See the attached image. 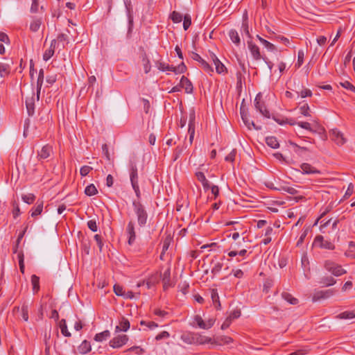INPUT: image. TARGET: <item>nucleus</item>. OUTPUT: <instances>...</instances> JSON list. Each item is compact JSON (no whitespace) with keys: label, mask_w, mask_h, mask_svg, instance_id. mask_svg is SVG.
Segmentation results:
<instances>
[{"label":"nucleus","mask_w":355,"mask_h":355,"mask_svg":"<svg viewBox=\"0 0 355 355\" xmlns=\"http://www.w3.org/2000/svg\"><path fill=\"white\" fill-rule=\"evenodd\" d=\"M134 212L137 216V223L139 227H144L148 220V213L139 200H134L132 202Z\"/></svg>","instance_id":"nucleus-1"},{"label":"nucleus","mask_w":355,"mask_h":355,"mask_svg":"<svg viewBox=\"0 0 355 355\" xmlns=\"http://www.w3.org/2000/svg\"><path fill=\"white\" fill-rule=\"evenodd\" d=\"M324 268L327 270L331 272L334 276L337 277L347 272V271L343 269L340 265H338L329 260L325 261Z\"/></svg>","instance_id":"nucleus-2"},{"label":"nucleus","mask_w":355,"mask_h":355,"mask_svg":"<svg viewBox=\"0 0 355 355\" xmlns=\"http://www.w3.org/2000/svg\"><path fill=\"white\" fill-rule=\"evenodd\" d=\"M336 293V290L327 289V290H321V291H315L312 297V301L313 302L329 298L333 296Z\"/></svg>","instance_id":"nucleus-3"},{"label":"nucleus","mask_w":355,"mask_h":355,"mask_svg":"<svg viewBox=\"0 0 355 355\" xmlns=\"http://www.w3.org/2000/svg\"><path fill=\"white\" fill-rule=\"evenodd\" d=\"M262 94L259 93L254 99V105L256 109L265 117L270 118V112L266 109L265 103L261 101Z\"/></svg>","instance_id":"nucleus-4"},{"label":"nucleus","mask_w":355,"mask_h":355,"mask_svg":"<svg viewBox=\"0 0 355 355\" xmlns=\"http://www.w3.org/2000/svg\"><path fill=\"white\" fill-rule=\"evenodd\" d=\"M129 340L127 335H118L111 339L109 342V345L112 348H120L125 345Z\"/></svg>","instance_id":"nucleus-5"},{"label":"nucleus","mask_w":355,"mask_h":355,"mask_svg":"<svg viewBox=\"0 0 355 355\" xmlns=\"http://www.w3.org/2000/svg\"><path fill=\"white\" fill-rule=\"evenodd\" d=\"M194 321L197 324V325L202 329H209L213 327L215 323V320L213 318H209L207 321L205 322L202 317L196 315L194 317Z\"/></svg>","instance_id":"nucleus-6"},{"label":"nucleus","mask_w":355,"mask_h":355,"mask_svg":"<svg viewBox=\"0 0 355 355\" xmlns=\"http://www.w3.org/2000/svg\"><path fill=\"white\" fill-rule=\"evenodd\" d=\"M35 101H37V96H35V92L33 90L31 96H27L26 98V106L29 116L34 114Z\"/></svg>","instance_id":"nucleus-7"},{"label":"nucleus","mask_w":355,"mask_h":355,"mask_svg":"<svg viewBox=\"0 0 355 355\" xmlns=\"http://www.w3.org/2000/svg\"><path fill=\"white\" fill-rule=\"evenodd\" d=\"M130 179L131 185L139 184L137 167L135 162L130 161L129 163Z\"/></svg>","instance_id":"nucleus-8"},{"label":"nucleus","mask_w":355,"mask_h":355,"mask_svg":"<svg viewBox=\"0 0 355 355\" xmlns=\"http://www.w3.org/2000/svg\"><path fill=\"white\" fill-rule=\"evenodd\" d=\"M330 138L338 146L343 145L346 141L343 134L337 129H333L331 130Z\"/></svg>","instance_id":"nucleus-9"},{"label":"nucleus","mask_w":355,"mask_h":355,"mask_svg":"<svg viewBox=\"0 0 355 355\" xmlns=\"http://www.w3.org/2000/svg\"><path fill=\"white\" fill-rule=\"evenodd\" d=\"M248 47L252 56L255 60H259L264 57L261 55L259 47L252 41H248Z\"/></svg>","instance_id":"nucleus-10"},{"label":"nucleus","mask_w":355,"mask_h":355,"mask_svg":"<svg viewBox=\"0 0 355 355\" xmlns=\"http://www.w3.org/2000/svg\"><path fill=\"white\" fill-rule=\"evenodd\" d=\"M126 233L128 236V244L132 245L136 239V233L135 231V223L132 220H130L126 227Z\"/></svg>","instance_id":"nucleus-11"},{"label":"nucleus","mask_w":355,"mask_h":355,"mask_svg":"<svg viewBox=\"0 0 355 355\" xmlns=\"http://www.w3.org/2000/svg\"><path fill=\"white\" fill-rule=\"evenodd\" d=\"M314 243L322 248L328 250H334L335 248L334 245L331 241L324 240L322 236H316L314 240Z\"/></svg>","instance_id":"nucleus-12"},{"label":"nucleus","mask_w":355,"mask_h":355,"mask_svg":"<svg viewBox=\"0 0 355 355\" xmlns=\"http://www.w3.org/2000/svg\"><path fill=\"white\" fill-rule=\"evenodd\" d=\"M211 58L213 63L215 66L216 72L218 74H225L227 73V68L220 61V60L216 57V55L215 54L212 53L211 55Z\"/></svg>","instance_id":"nucleus-13"},{"label":"nucleus","mask_w":355,"mask_h":355,"mask_svg":"<svg viewBox=\"0 0 355 355\" xmlns=\"http://www.w3.org/2000/svg\"><path fill=\"white\" fill-rule=\"evenodd\" d=\"M53 153V148L51 146L46 144L44 146L42 149L37 152V157L40 159H45L51 156Z\"/></svg>","instance_id":"nucleus-14"},{"label":"nucleus","mask_w":355,"mask_h":355,"mask_svg":"<svg viewBox=\"0 0 355 355\" xmlns=\"http://www.w3.org/2000/svg\"><path fill=\"white\" fill-rule=\"evenodd\" d=\"M233 342L231 337L227 336H218L216 338L213 339V344L217 345H229Z\"/></svg>","instance_id":"nucleus-15"},{"label":"nucleus","mask_w":355,"mask_h":355,"mask_svg":"<svg viewBox=\"0 0 355 355\" xmlns=\"http://www.w3.org/2000/svg\"><path fill=\"white\" fill-rule=\"evenodd\" d=\"M180 85L182 88L185 89V92L190 94L193 92V85L191 81L184 76L181 78Z\"/></svg>","instance_id":"nucleus-16"},{"label":"nucleus","mask_w":355,"mask_h":355,"mask_svg":"<svg viewBox=\"0 0 355 355\" xmlns=\"http://www.w3.org/2000/svg\"><path fill=\"white\" fill-rule=\"evenodd\" d=\"M196 340H195V344L198 345H205L207 343H211L213 344V339L210 337H207L205 336H202L200 334H196Z\"/></svg>","instance_id":"nucleus-17"},{"label":"nucleus","mask_w":355,"mask_h":355,"mask_svg":"<svg viewBox=\"0 0 355 355\" xmlns=\"http://www.w3.org/2000/svg\"><path fill=\"white\" fill-rule=\"evenodd\" d=\"M300 168L304 173L306 174H320V171L315 168L313 166L308 163H303Z\"/></svg>","instance_id":"nucleus-18"},{"label":"nucleus","mask_w":355,"mask_h":355,"mask_svg":"<svg viewBox=\"0 0 355 355\" xmlns=\"http://www.w3.org/2000/svg\"><path fill=\"white\" fill-rule=\"evenodd\" d=\"M196 177L198 179V180L202 183V187L205 191L209 189V188H210L209 182L207 180L205 174L202 172H200V171L196 172Z\"/></svg>","instance_id":"nucleus-19"},{"label":"nucleus","mask_w":355,"mask_h":355,"mask_svg":"<svg viewBox=\"0 0 355 355\" xmlns=\"http://www.w3.org/2000/svg\"><path fill=\"white\" fill-rule=\"evenodd\" d=\"M196 333H185L183 334L180 338L181 340L186 344L191 345L195 344V340H196Z\"/></svg>","instance_id":"nucleus-20"},{"label":"nucleus","mask_w":355,"mask_h":355,"mask_svg":"<svg viewBox=\"0 0 355 355\" xmlns=\"http://www.w3.org/2000/svg\"><path fill=\"white\" fill-rule=\"evenodd\" d=\"M57 40H53L51 44V46L49 49L46 50L44 55H43V59L45 61L49 60L54 54L55 51V46Z\"/></svg>","instance_id":"nucleus-21"},{"label":"nucleus","mask_w":355,"mask_h":355,"mask_svg":"<svg viewBox=\"0 0 355 355\" xmlns=\"http://www.w3.org/2000/svg\"><path fill=\"white\" fill-rule=\"evenodd\" d=\"M130 329V322L128 319L123 318L119 322V325L116 327V332L127 331Z\"/></svg>","instance_id":"nucleus-22"},{"label":"nucleus","mask_w":355,"mask_h":355,"mask_svg":"<svg viewBox=\"0 0 355 355\" xmlns=\"http://www.w3.org/2000/svg\"><path fill=\"white\" fill-rule=\"evenodd\" d=\"M228 35L231 40V41L237 46H239L241 44V38L238 33V32L234 29H231Z\"/></svg>","instance_id":"nucleus-23"},{"label":"nucleus","mask_w":355,"mask_h":355,"mask_svg":"<svg viewBox=\"0 0 355 355\" xmlns=\"http://www.w3.org/2000/svg\"><path fill=\"white\" fill-rule=\"evenodd\" d=\"M211 298L213 302V304L216 309H220L221 305L219 300V295L216 289L211 290Z\"/></svg>","instance_id":"nucleus-24"},{"label":"nucleus","mask_w":355,"mask_h":355,"mask_svg":"<svg viewBox=\"0 0 355 355\" xmlns=\"http://www.w3.org/2000/svg\"><path fill=\"white\" fill-rule=\"evenodd\" d=\"M241 118H242V120L244 122V123L245 124V125L249 128L250 129L251 128V126H252L254 129L256 130H260L261 128L260 127H257L256 126V125L254 124V123L253 121H250L248 119V116H247V114L243 111L242 110V109H241Z\"/></svg>","instance_id":"nucleus-25"},{"label":"nucleus","mask_w":355,"mask_h":355,"mask_svg":"<svg viewBox=\"0 0 355 355\" xmlns=\"http://www.w3.org/2000/svg\"><path fill=\"white\" fill-rule=\"evenodd\" d=\"M44 75V70L40 69L39 72V75L37 77V101H38L40 99V93L42 88V85L43 83Z\"/></svg>","instance_id":"nucleus-26"},{"label":"nucleus","mask_w":355,"mask_h":355,"mask_svg":"<svg viewBox=\"0 0 355 355\" xmlns=\"http://www.w3.org/2000/svg\"><path fill=\"white\" fill-rule=\"evenodd\" d=\"M78 352L82 354H87L89 352H90L92 349L91 345H90L89 342H88L87 340H84L78 346Z\"/></svg>","instance_id":"nucleus-27"},{"label":"nucleus","mask_w":355,"mask_h":355,"mask_svg":"<svg viewBox=\"0 0 355 355\" xmlns=\"http://www.w3.org/2000/svg\"><path fill=\"white\" fill-rule=\"evenodd\" d=\"M257 38L260 41V42L270 51H277V47L268 40L262 38L259 35H257Z\"/></svg>","instance_id":"nucleus-28"},{"label":"nucleus","mask_w":355,"mask_h":355,"mask_svg":"<svg viewBox=\"0 0 355 355\" xmlns=\"http://www.w3.org/2000/svg\"><path fill=\"white\" fill-rule=\"evenodd\" d=\"M42 19L40 18H33L30 24V30L32 32H37L39 31L41 25H42Z\"/></svg>","instance_id":"nucleus-29"},{"label":"nucleus","mask_w":355,"mask_h":355,"mask_svg":"<svg viewBox=\"0 0 355 355\" xmlns=\"http://www.w3.org/2000/svg\"><path fill=\"white\" fill-rule=\"evenodd\" d=\"M59 327L60 329L62 334L65 337H71V334L69 331L67 326V322L64 319H62L59 322Z\"/></svg>","instance_id":"nucleus-30"},{"label":"nucleus","mask_w":355,"mask_h":355,"mask_svg":"<svg viewBox=\"0 0 355 355\" xmlns=\"http://www.w3.org/2000/svg\"><path fill=\"white\" fill-rule=\"evenodd\" d=\"M110 336V332L108 330H105L101 333L96 334L94 336V340L96 342H102L107 340Z\"/></svg>","instance_id":"nucleus-31"},{"label":"nucleus","mask_w":355,"mask_h":355,"mask_svg":"<svg viewBox=\"0 0 355 355\" xmlns=\"http://www.w3.org/2000/svg\"><path fill=\"white\" fill-rule=\"evenodd\" d=\"M43 209V202L42 201H37L36 203V205L34 208L32 209L31 212V216L35 217L42 212Z\"/></svg>","instance_id":"nucleus-32"},{"label":"nucleus","mask_w":355,"mask_h":355,"mask_svg":"<svg viewBox=\"0 0 355 355\" xmlns=\"http://www.w3.org/2000/svg\"><path fill=\"white\" fill-rule=\"evenodd\" d=\"M188 132L189 135H195V114H190Z\"/></svg>","instance_id":"nucleus-33"},{"label":"nucleus","mask_w":355,"mask_h":355,"mask_svg":"<svg viewBox=\"0 0 355 355\" xmlns=\"http://www.w3.org/2000/svg\"><path fill=\"white\" fill-rule=\"evenodd\" d=\"M266 142L268 146L272 148H277L279 146V144L275 137H267L266 138Z\"/></svg>","instance_id":"nucleus-34"},{"label":"nucleus","mask_w":355,"mask_h":355,"mask_svg":"<svg viewBox=\"0 0 355 355\" xmlns=\"http://www.w3.org/2000/svg\"><path fill=\"white\" fill-rule=\"evenodd\" d=\"M355 318V314L353 311H344L336 316V318L343 320V319H352Z\"/></svg>","instance_id":"nucleus-35"},{"label":"nucleus","mask_w":355,"mask_h":355,"mask_svg":"<svg viewBox=\"0 0 355 355\" xmlns=\"http://www.w3.org/2000/svg\"><path fill=\"white\" fill-rule=\"evenodd\" d=\"M31 283L33 285V293H35L40 289V278L37 275H33L31 276Z\"/></svg>","instance_id":"nucleus-36"},{"label":"nucleus","mask_w":355,"mask_h":355,"mask_svg":"<svg viewBox=\"0 0 355 355\" xmlns=\"http://www.w3.org/2000/svg\"><path fill=\"white\" fill-rule=\"evenodd\" d=\"M98 193L96 187L94 184H90L86 187L85 193L88 196H92Z\"/></svg>","instance_id":"nucleus-37"},{"label":"nucleus","mask_w":355,"mask_h":355,"mask_svg":"<svg viewBox=\"0 0 355 355\" xmlns=\"http://www.w3.org/2000/svg\"><path fill=\"white\" fill-rule=\"evenodd\" d=\"M283 299L289 302L291 304H297L298 302V300L294 297H293L290 293H283L282 294Z\"/></svg>","instance_id":"nucleus-38"},{"label":"nucleus","mask_w":355,"mask_h":355,"mask_svg":"<svg viewBox=\"0 0 355 355\" xmlns=\"http://www.w3.org/2000/svg\"><path fill=\"white\" fill-rule=\"evenodd\" d=\"M10 73V66L8 64L0 63V76L5 77Z\"/></svg>","instance_id":"nucleus-39"},{"label":"nucleus","mask_w":355,"mask_h":355,"mask_svg":"<svg viewBox=\"0 0 355 355\" xmlns=\"http://www.w3.org/2000/svg\"><path fill=\"white\" fill-rule=\"evenodd\" d=\"M304 55H305V53H304V50H299L298 53H297V61L295 63V67L297 68H300L302 65V64L304 62Z\"/></svg>","instance_id":"nucleus-40"},{"label":"nucleus","mask_w":355,"mask_h":355,"mask_svg":"<svg viewBox=\"0 0 355 355\" xmlns=\"http://www.w3.org/2000/svg\"><path fill=\"white\" fill-rule=\"evenodd\" d=\"M21 198L24 202L30 205V204H32L35 201V196L33 193H28V194L23 195L21 196Z\"/></svg>","instance_id":"nucleus-41"},{"label":"nucleus","mask_w":355,"mask_h":355,"mask_svg":"<svg viewBox=\"0 0 355 355\" xmlns=\"http://www.w3.org/2000/svg\"><path fill=\"white\" fill-rule=\"evenodd\" d=\"M241 28L248 36L250 37L247 15L243 17Z\"/></svg>","instance_id":"nucleus-42"},{"label":"nucleus","mask_w":355,"mask_h":355,"mask_svg":"<svg viewBox=\"0 0 355 355\" xmlns=\"http://www.w3.org/2000/svg\"><path fill=\"white\" fill-rule=\"evenodd\" d=\"M200 67L206 73L210 75H211V73L214 72L212 67L205 60L200 64Z\"/></svg>","instance_id":"nucleus-43"},{"label":"nucleus","mask_w":355,"mask_h":355,"mask_svg":"<svg viewBox=\"0 0 355 355\" xmlns=\"http://www.w3.org/2000/svg\"><path fill=\"white\" fill-rule=\"evenodd\" d=\"M157 68L159 70L162 71H173V66H170L169 64H165L164 62H159L157 64Z\"/></svg>","instance_id":"nucleus-44"},{"label":"nucleus","mask_w":355,"mask_h":355,"mask_svg":"<svg viewBox=\"0 0 355 355\" xmlns=\"http://www.w3.org/2000/svg\"><path fill=\"white\" fill-rule=\"evenodd\" d=\"M140 324L142 326H146L149 329H154L158 327V324L153 321L147 322L145 320H141L140 322Z\"/></svg>","instance_id":"nucleus-45"},{"label":"nucleus","mask_w":355,"mask_h":355,"mask_svg":"<svg viewBox=\"0 0 355 355\" xmlns=\"http://www.w3.org/2000/svg\"><path fill=\"white\" fill-rule=\"evenodd\" d=\"M182 15L180 12L173 11L171 14V19L174 23H180L182 20Z\"/></svg>","instance_id":"nucleus-46"},{"label":"nucleus","mask_w":355,"mask_h":355,"mask_svg":"<svg viewBox=\"0 0 355 355\" xmlns=\"http://www.w3.org/2000/svg\"><path fill=\"white\" fill-rule=\"evenodd\" d=\"M187 67L184 62H182L180 64H179L178 67H173V72L175 73H182L186 71Z\"/></svg>","instance_id":"nucleus-47"},{"label":"nucleus","mask_w":355,"mask_h":355,"mask_svg":"<svg viewBox=\"0 0 355 355\" xmlns=\"http://www.w3.org/2000/svg\"><path fill=\"white\" fill-rule=\"evenodd\" d=\"M17 258L19 261V266L20 271L24 273V254L22 252H19L17 254Z\"/></svg>","instance_id":"nucleus-48"},{"label":"nucleus","mask_w":355,"mask_h":355,"mask_svg":"<svg viewBox=\"0 0 355 355\" xmlns=\"http://www.w3.org/2000/svg\"><path fill=\"white\" fill-rule=\"evenodd\" d=\"M21 316L25 321L28 320V306L27 304H24L21 306Z\"/></svg>","instance_id":"nucleus-49"},{"label":"nucleus","mask_w":355,"mask_h":355,"mask_svg":"<svg viewBox=\"0 0 355 355\" xmlns=\"http://www.w3.org/2000/svg\"><path fill=\"white\" fill-rule=\"evenodd\" d=\"M340 85L343 87H344V88L350 90V91L353 92L354 93H355V87L352 84H351L349 81L345 80V81L341 82L340 83Z\"/></svg>","instance_id":"nucleus-50"},{"label":"nucleus","mask_w":355,"mask_h":355,"mask_svg":"<svg viewBox=\"0 0 355 355\" xmlns=\"http://www.w3.org/2000/svg\"><path fill=\"white\" fill-rule=\"evenodd\" d=\"M114 292L116 295L123 297L125 291H123V288L121 286L115 284L114 286Z\"/></svg>","instance_id":"nucleus-51"},{"label":"nucleus","mask_w":355,"mask_h":355,"mask_svg":"<svg viewBox=\"0 0 355 355\" xmlns=\"http://www.w3.org/2000/svg\"><path fill=\"white\" fill-rule=\"evenodd\" d=\"M170 337V334L166 331H163L162 332H160L159 334H158L156 336H155V340H163V339H167Z\"/></svg>","instance_id":"nucleus-52"},{"label":"nucleus","mask_w":355,"mask_h":355,"mask_svg":"<svg viewBox=\"0 0 355 355\" xmlns=\"http://www.w3.org/2000/svg\"><path fill=\"white\" fill-rule=\"evenodd\" d=\"M93 170V168L89 166H83L80 168V173L81 176L85 177L89 174V173Z\"/></svg>","instance_id":"nucleus-53"},{"label":"nucleus","mask_w":355,"mask_h":355,"mask_svg":"<svg viewBox=\"0 0 355 355\" xmlns=\"http://www.w3.org/2000/svg\"><path fill=\"white\" fill-rule=\"evenodd\" d=\"M143 63H144V69L146 73H148L150 71V63L149 60L146 58V56H144L143 58Z\"/></svg>","instance_id":"nucleus-54"},{"label":"nucleus","mask_w":355,"mask_h":355,"mask_svg":"<svg viewBox=\"0 0 355 355\" xmlns=\"http://www.w3.org/2000/svg\"><path fill=\"white\" fill-rule=\"evenodd\" d=\"M125 352H134L137 354L140 355L144 352V349L139 346H133L128 348Z\"/></svg>","instance_id":"nucleus-55"},{"label":"nucleus","mask_w":355,"mask_h":355,"mask_svg":"<svg viewBox=\"0 0 355 355\" xmlns=\"http://www.w3.org/2000/svg\"><path fill=\"white\" fill-rule=\"evenodd\" d=\"M191 17L189 15H184V21H183L184 29L185 31L187 30L189 28V26H191Z\"/></svg>","instance_id":"nucleus-56"},{"label":"nucleus","mask_w":355,"mask_h":355,"mask_svg":"<svg viewBox=\"0 0 355 355\" xmlns=\"http://www.w3.org/2000/svg\"><path fill=\"white\" fill-rule=\"evenodd\" d=\"M300 113L302 114H303L304 116H310V114H309L310 108H309V106L308 105V104H305V105L301 106L300 108Z\"/></svg>","instance_id":"nucleus-57"},{"label":"nucleus","mask_w":355,"mask_h":355,"mask_svg":"<svg viewBox=\"0 0 355 355\" xmlns=\"http://www.w3.org/2000/svg\"><path fill=\"white\" fill-rule=\"evenodd\" d=\"M290 144H291V146H293V148H294V149H293V150H294V151H295L296 153H297V154H300V153H301L302 151H305V150H307V148H305V147H300V146H298L297 144H296L295 143H293V142H292V141H290Z\"/></svg>","instance_id":"nucleus-58"},{"label":"nucleus","mask_w":355,"mask_h":355,"mask_svg":"<svg viewBox=\"0 0 355 355\" xmlns=\"http://www.w3.org/2000/svg\"><path fill=\"white\" fill-rule=\"evenodd\" d=\"M236 154V150L235 149H233L225 158V161L227 162H234L235 159Z\"/></svg>","instance_id":"nucleus-59"},{"label":"nucleus","mask_w":355,"mask_h":355,"mask_svg":"<svg viewBox=\"0 0 355 355\" xmlns=\"http://www.w3.org/2000/svg\"><path fill=\"white\" fill-rule=\"evenodd\" d=\"M87 227L92 231L96 232L98 230L97 224L95 220H89L87 222Z\"/></svg>","instance_id":"nucleus-60"},{"label":"nucleus","mask_w":355,"mask_h":355,"mask_svg":"<svg viewBox=\"0 0 355 355\" xmlns=\"http://www.w3.org/2000/svg\"><path fill=\"white\" fill-rule=\"evenodd\" d=\"M222 267H223L222 263H220V262L214 263V264L212 267V269H211V272L213 273H218L221 270Z\"/></svg>","instance_id":"nucleus-61"},{"label":"nucleus","mask_w":355,"mask_h":355,"mask_svg":"<svg viewBox=\"0 0 355 355\" xmlns=\"http://www.w3.org/2000/svg\"><path fill=\"white\" fill-rule=\"evenodd\" d=\"M354 192V185L352 183H349L347 189L344 195V198H348L352 195Z\"/></svg>","instance_id":"nucleus-62"},{"label":"nucleus","mask_w":355,"mask_h":355,"mask_svg":"<svg viewBox=\"0 0 355 355\" xmlns=\"http://www.w3.org/2000/svg\"><path fill=\"white\" fill-rule=\"evenodd\" d=\"M302 98L310 97L312 96V92L309 89H304L300 93Z\"/></svg>","instance_id":"nucleus-63"},{"label":"nucleus","mask_w":355,"mask_h":355,"mask_svg":"<svg viewBox=\"0 0 355 355\" xmlns=\"http://www.w3.org/2000/svg\"><path fill=\"white\" fill-rule=\"evenodd\" d=\"M241 316V311L240 310H234L233 311L230 315H229V318H231L232 321L234 319L239 318Z\"/></svg>","instance_id":"nucleus-64"}]
</instances>
